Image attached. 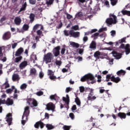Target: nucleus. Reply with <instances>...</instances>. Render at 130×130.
I'll list each match as a JSON object with an SVG mask.
<instances>
[{"label":"nucleus","mask_w":130,"mask_h":130,"mask_svg":"<svg viewBox=\"0 0 130 130\" xmlns=\"http://www.w3.org/2000/svg\"><path fill=\"white\" fill-rule=\"evenodd\" d=\"M110 17L107 18L106 20V22L108 24V25H112V24H116L117 23V17L113 14H111L110 15Z\"/></svg>","instance_id":"f257e3e1"},{"label":"nucleus","mask_w":130,"mask_h":130,"mask_svg":"<svg viewBox=\"0 0 130 130\" xmlns=\"http://www.w3.org/2000/svg\"><path fill=\"white\" fill-rule=\"evenodd\" d=\"M51 59H52V53L49 52L44 55L43 61H45L46 63L51 62Z\"/></svg>","instance_id":"f03ea898"},{"label":"nucleus","mask_w":130,"mask_h":130,"mask_svg":"<svg viewBox=\"0 0 130 130\" xmlns=\"http://www.w3.org/2000/svg\"><path fill=\"white\" fill-rule=\"evenodd\" d=\"M88 80H95V77L92 74H87L82 77L81 78L80 81L81 82H86V81Z\"/></svg>","instance_id":"7ed1b4c3"},{"label":"nucleus","mask_w":130,"mask_h":130,"mask_svg":"<svg viewBox=\"0 0 130 130\" xmlns=\"http://www.w3.org/2000/svg\"><path fill=\"white\" fill-rule=\"evenodd\" d=\"M30 107L29 106H26L24 108V111L23 112V115L22 117V119H24V117H26V120H28V116L30 114Z\"/></svg>","instance_id":"20e7f679"},{"label":"nucleus","mask_w":130,"mask_h":130,"mask_svg":"<svg viewBox=\"0 0 130 130\" xmlns=\"http://www.w3.org/2000/svg\"><path fill=\"white\" fill-rule=\"evenodd\" d=\"M69 34L70 35V37H74V38H78V37H80V32H75L73 29L69 31Z\"/></svg>","instance_id":"39448f33"},{"label":"nucleus","mask_w":130,"mask_h":130,"mask_svg":"<svg viewBox=\"0 0 130 130\" xmlns=\"http://www.w3.org/2000/svg\"><path fill=\"white\" fill-rule=\"evenodd\" d=\"M59 50H60V46H58L55 47L53 50V53L55 57L58 56L60 54Z\"/></svg>","instance_id":"423d86ee"},{"label":"nucleus","mask_w":130,"mask_h":130,"mask_svg":"<svg viewBox=\"0 0 130 130\" xmlns=\"http://www.w3.org/2000/svg\"><path fill=\"white\" fill-rule=\"evenodd\" d=\"M46 109L47 110H52V111H54V109H55V106L52 103H49L46 105Z\"/></svg>","instance_id":"0eeeda50"},{"label":"nucleus","mask_w":130,"mask_h":130,"mask_svg":"<svg viewBox=\"0 0 130 130\" xmlns=\"http://www.w3.org/2000/svg\"><path fill=\"white\" fill-rule=\"evenodd\" d=\"M24 52V48L20 47L17 49L15 52V56H21L22 53Z\"/></svg>","instance_id":"6e6552de"},{"label":"nucleus","mask_w":130,"mask_h":130,"mask_svg":"<svg viewBox=\"0 0 130 130\" xmlns=\"http://www.w3.org/2000/svg\"><path fill=\"white\" fill-rule=\"evenodd\" d=\"M34 126L36 128H39V126H40L41 128H43L44 127V123L41 121H39L35 123Z\"/></svg>","instance_id":"1a4fd4ad"},{"label":"nucleus","mask_w":130,"mask_h":130,"mask_svg":"<svg viewBox=\"0 0 130 130\" xmlns=\"http://www.w3.org/2000/svg\"><path fill=\"white\" fill-rule=\"evenodd\" d=\"M7 117L6 121L8 123V125H11L12 121L13 120V118H12V114L11 113H8L7 115Z\"/></svg>","instance_id":"9d476101"},{"label":"nucleus","mask_w":130,"mask_h":130,"mask_svg":"<svg viewBox=\"0 0 130 130\" xmlns=\"http://www.w3.org/2000/svg\"><path fill=\"white\" fill-rule=\"evenodd\" d=\"M112 53L113 54V56L115 57L116 59H120V58H121V53H117V52L115 51H113Z\"/></svg>","instance_id":"9b49d317"},{"label":"nucleus","mask_w":130,"mask_h":130,"mask_svg":"<svg viewBox=\"0 0 130 130\" xmlns=\"http://www.w3.org/2000/svg\"><path fill=\"white\" fill-rule=\"evenodd\" d=\"M21 22H22V19L20 16L16 17L14 19V23L17 26H20L21 25Z\"/></svg>","instance_id":"f8f14e48"},{"label":"nucleus","mask_w":130,"mask_h":130,"mask_svg":"<svg viewBox=\"0 0 130 130\" xmlns=\"http://www.w3.org/2000/svg\"><path fill=\"white\" fill-rule=\"evenodd\" d=\"M11 38V32L7 31L5 32L3 36V40H9Z\"/></svg>","instance_id":"ddd939ff"},{"label":"nucleus","mask_w":130,"mask_h":130,"mask_svg":"<svg viewBox=\"0 0 130 130\" xmlns=\"http://www.w3.org/2000/svg\"><path fill=\"white\" fill-rule=\"evenodd\" d=\"M4 54L3 53V48L0 47V60H2L3 62H6L7 61V57H4L2 59Z\"/></svg>","instance_id":"4468645a"},{"label":"nucleus","mask_w":130,"mask_h":130,"mask_svg":"<svg viewBox=\"0 0 130 130\" xmlns=\"http://www.w3.org/2000/svg\"><path fill=\"white\" fill-rule=\"evenodd\" d=\"M120 81H121V80L119 77H114V76H112L111 77V81L113 82L114 83H116V84H117V83H119Z\"/></svg>","instance_id":"2eb2a0df"},{"label":"nucleus","mask_w":130,"mask_h":130,"mask_svg":"<svg viewBox=\"0 0 130 130\" xmlns=\"http://www.w3.org/2000/svg\"><path fill=\"white\" fill-rule=\"evenodd\" d=\"M27 64L28 62H27V61H23L19 64V69L20 70H23V69H25L26 67H27Z\"/></svg>","instance_id":"dca6fc26"},{"label":"nucleus","mask_w":130,"mask_h":130,"mask_svg":"<svg viewBox=\"0 0 130 130\" xmlns=\"http://www.w3.org/2000/svg\"><path fill=\"white\" fill-rule=\"evenodd\" d=\"M126 38H123L121 40H119L118 42H116V46H118L119 44H121V43H125L126 41Z\"/></svg>","instance_id":"f3484780"},{"label":"nucleus","mask_w":130,"mask_h":130,"mask_svg":"<svg viewBox=\"0 0 130 130\" xmlns=\"http://www.w3.org/2000/svg\"><path fill=\"white\" fill-rule=\"evenodd\" d=\"M66 97H63L62 100L66 103L67 105L69 106V104H70V96H69L68 94H67Z\"/></svg>","instance_id":"a211bd4d"},{"label":"nucleus","mask_w":130,"mask_h":130,"mask_svg":"<svg viewBox=\"0 0 130 130\" xmlns=\"http://www.w3.org/2000/svg\"><path fill=\"white\" fill-rule=\"evenodd\" d=\"M5 103L6 105L10 106V105H13L14 104V101L12 99L8 98Z\"/></svg>","instance_id":"6ab92c4d"},{"label":"nucleus","mask_w":130,"mask_h":130,"mask_svg":"<svg viewBox=\"0 0 130 130\" xmlns=\"http://www.w3.org/2000/svg\"><path fill=\"white\" fill-rule=\"evenodd\" d=\"M70 45L74 48H79L80 47V44L75 42H70Z\"/></svg>","instance_id":"aec40b11"},{"label":"nucleus","mask_w":130,"mask_h":130,"mask_svg":"<svg viewBox=\"0 0 130 130\" xmlns=\"http://www.w3.org/2000/svg\"><path fill=\"white\" fill-rule=\"evenodd\" d=\"M23 59V56H16V57L14 59V62L15 63H19V62H21V60Z\"/></svg>","instance_id":"412c9836"},{"label":"nucleus","mask_w":130,"mask_h":130,"mask_svg":"<svg viewBox=\"0 0 130 130\" xmlns=\"http://www.w3.org/2000/svg\"><path fill=\"white\" fill-rule=\"evenodd\" d=\"M27 8V3L25 2L22 5L21 8L20 9L18 13H21V12H23L24 11H26V9Z\"/></svg>","instance_id":"4be33fe9"},{"label":"nucleus","mask_w":130,"mask_h":130,"mask_svg":"<svg viewBox=\"0 0 130 130\" xmlns=\"http://www.w3.org/2000/svg\"><path fill=\"white\" fill-rule=\"evenodd\" d=\"M20 78L17 74H14L12 76V81L16 82V81H19Z\"/></svg>","instance_id":"5701e85b"},{"label":"nucleus","mask_w":130,"mask_h":130,"mask_svg":"<svg viewBox=\"0 0 130 130\" xmlns=\"http://www.w3.org/2000/svg\"><path fill=\"white\" fill-rule=\"evenodd\" d=\"M101 55V53L99 51H96L93 54V56L96 58V59H100Z\"/></svg>","instance_id":"b1692460"},{"label":"nucleus","mask_w":130,"mask_h":130,"mask_svg":"<svg viewBox=\"0 0 130 130\" xmlns=\"http://www.w3.org/2000/svg\"><path fill=\"white\" fill-rule=\"evenodd\" d=\"M97 31H98L97 29H91V31H87V32H85L84 36H87V35H91L93 34V33H95V32H97Z\"/></svg>","instance_id":"393cba45"},{"label":"nucleus","mask_w":130,"mask_h":130,"mask_svg":"<svg viewBox=\"0 0 130 130\" xmlns=\"http://www.w3.org/2000/svg\"><path fill=\"white\" fill-rule=\"evenodd\" d=\"M125 74H126V72H125V71H124L122 70L118 71L116 73V74L117 75V76H119V77H120V76H124V75H125Z\"/></svg>","instance_id":"a878e982"},{"label":"nucleus","mask_w":130,"mask_h":130,"mask_svg":"<svg viewBox=\"0 0 130 130\" xmlns=\"http://www.w3.org/2000/svg\"><path fill=\"white\" fill-rule=\"evenodd\" d=\"M118 117H120V118H121V119L123 118V119H124L126 118V114L122 112H119L118 114Z\"/></svg>","instance_id":"bb28decb"},{"label":"nucleus","mask_w":130,"mask_h":130,"mask_svg":"<svg viewBox=\"0 0 130 130\" xmlns=\"http://www.w3.org/2000/svg\"><path fill=\"white\" fill-rule=\"evenodd\" d=\"M15 89H17V88H16V87H15V86H12L11 87V88H9L6 90V93L7 94H12V93H13V90H14V91H15Z\"/></svg>","instance_id":"cd10ccee"},{"label":"nucleus","mask_w":130,"mask_h":130,"mask_svg":"<svg viewBox=\"0 0 130 130\" xmlns=\"http://www.w3.org/2000/svg\"><path fill=\"white\" fill-rule=\"evenodd\" d=\"M89 48L91 49H96V42L94 41H92L90 44Z\"/></svg>","instance_id":"c85d7f7f"},{"label":"nucleus","mask_w":130,"mask_h":130,"mask_svg":"<svg viewBox=\"0 0 130 130\" xmlns=\"http://www.w3.org/2000/svg\"><path fill=\"white\" fill-rule=\"evenodd\" d=\"M37 59V56L35 54L31 55L30 56V61H33L34 63H35V60Z\"/></svg>","instance_id":"c756f323"},{"label":"nucleus","mask_w":130,"mask_h":130,"mask_svg":"<svg viewBox=\"0 0 130 130\" xmlns=\"http://www.w3.org/2000/svg\"><path fill=\"white\" fill-rule=\"evenodd\" d=\"M98 37H99V33L98 32H95L91 36V38H93V40H96V39H98Z\"/></svg>","instance_id":"7c9ffc66"},{"label":"nucleus","mask_w":130,"mask_h":130,"mask_svg":"<svg viewBox=\"0 0 130 130\" xmlns=\"http://www.w3.org/2000/svg\"><path fill=\"white\" fill-rule=\"evenodd\" d=\"M17 93H20V91H18V89H17L16 88L14 90V93L13 94V99H18V94H17Z\"/></svg>","instance_id":"2f4dec72"},{"label":"nucleus","mask_w":130,"mask_h":130,"mask_svg":"<svg viewBox=\"0 0 130 130\" xmlns=\"http://www.w3.org/2000/svg\"><path fill=\"white\" fill-rule=\"evenodd\" d=\"M121 13L123 15H126L127 16H130V11L127 10H122Z\"/></svg>","instance_id":"473e14b6"},{"label":"nucleus","mask_w":130,"mask_h":130,"mask_svg":"<svg viewBox=\"0 0 130 130\" xmlns=\"http://www.w3.org/2000/svg\"><path fill=\"white\" fill-rule=\"evenodd\" d=\"M29 19L30 22H34V20H35V14L30 13L29 15Z\"/></svg>","instance_id":"72a5a7b5"},{"label":"nucleus","mask_w":130,"mask_h":130,"mask_svg":"<svg viewBox=\"0 0 130 130\" xmlns=\"http://www.w3.org/2000/svg\"><path fill=\"white\" fill-rule=\"evenodd\" d=\"M36 73H37V71H36V69L35 68H32L30 69V75H33L34 76H36Z\"/></svg>","instance_id":"f704fd0d"},{"label":"nucleus","mask_w":130,"mask_h":130,"mask_svg":"<svg viewBox=\"0 0 130 130\" xmlns=\"http://www.w3.org/2000/svg\"><path fill=\"white\" fill-rule=\"evenodd\" d=\"M31 104L33 105V106H30V107H37V106H38V103L37 102V101L35 100L32 101Z\"/></svg>","instance_id":"c9c22d12"},{"label":"nucleus","mask_w":130,"mask_h":130,"mask_svg":"<svg viewBox=\"0 0 130 130\" xmlns=\"http://www.w3.org/2000/svg\"><path fill=\"white\" fill-rule=\"evenodd\" d=\"M82 17H83V12H79L76 14L74 20L76 19V18H82Z\"/></svg>","instance_id":"e433bc0d"},{"label":"nucleus","mask_w":130,"mask_h":130,"mask_svg":"<svg viewBox=\"0 0 130 130\" xmlns=\"http://www.w3.org/2000/svg\"><path fill=\"white\" fill-rule=\"evenodd\" d=\"M96 97L95 96H91V95H88L87 97V100L88 101H94V100H95Z\"/></svg>","instance_id":"4c0bfd02"},{"label":"nucleus","mask_w":130,"mask_h":130,"mask_svg":"<svg viewBox=\"0 0 130 130\" xmlns=\"http://www.w3.org/2000/svg\"><path fill=\"white\" fill-rule=\"evenodd\" d=\"M95 77L98 78L97 82L98 83H101V81H102L101 79H102V77L101 76V75L95 74Z\"/></svg>","instance_id":"58836bf2"},{"label":"nucleus","mask_w":130,"mask_h":130,"mask_svg":"<svg viewBox=\"0 0 130 130\" xmlns=\"http://www.w3.org/2000/svg\"><path fill=\"white\" fill-rule=\"evenodd\" d=\"M75 101L77 105H78V106H81V101L80 100V99H79V98L76 97Z\"/></svg>","instance_id":"ea45409f"},{"label":"nucleus","mask_w":130,"mask_h":130,"mask_svg":"<svg viewBox=\"0 0 130 130\" xmlns=\"http://www.w3.org/2000/svg\"><path fill=\"white\" fill-rule=\"evenodd\" d=\"M111 2V5H112V6H116V5L117 4V3H118V0H110Z\"/></svg>","instance_id":"a19ab883"},{"label":"nucleus","mask_w":130,"mask_h":130,"mask_svg":"<svg viewBox=\"0 0 130 130\" xmlns=\"http://www.w3.org/2000/svg\"><path fill=\"white\" fill-rule=\"evenodd\" d=\"M22 29L24 31H28V29H29V25L26 24H24Z\"/></svg>","instance_id":"79ce46f5"},{"label":"nucleus","mask_w":130,"mask_h":130,"mask_svg":"<svg viewBox=\"0 0 130 130\" xmlns=\"http://www.w3.org/2000/svg\"><path fill=\"white\" fill-rule=\"evenodd\" d=\"M46 126L49 130L53 129V128H54V126H53V125L49 124H47Z\"/></svg>","instance_id":"37998d69"},{"label":"nucleus","mask_w":130,"mask_h":130,"mask_svg":"<svg viewBox=\"0 0 130 130\" xmlns=\"http://www.w3.org/2000/svg\"><path fill=\"white\" fill-rule=\"evenodd\" d=\"M53 2H54V0H49L48 1H46V4L48 6H51L53 4Z\"/></svg>","instance_id":"c03bdc74"},{"label":"nucleus","mask_w":130,"mask_h":130,"mask_svg":"<svg viewBox=\"0 0 130 130\" xmlns=\"http://www.w3.org/2000/svg\"><path fill=\"white\" fill-rule=\"evenodd\" d=\"M27 88V84L26 83H23L20 86V89L21 90H25Z\"/></svg>","instance_id":"a18cd8bd"},{"label":"nucleus","mask_w":130,"mask_h":130,"mask_svg":"<svg viewBox=\"0 0 130 130\" xmlns=\"http://www.w3.org/2000/svg\"><path fill=\"white\" fill-rule=\"evenodd\" d=\"M4 85H5V89H7V88H10V84H9V81H8V80L6 81Z\"/></svg>","instance_id":"49530a36"},{"label":"nucleus","mask_w":130,"mask_h":130,"mask_svg":"<svg viewBox=\"0 0 130 130\" xmlns=\"http://www.w3.org/2000/svg\"><path fill=\"white\" fill-rule=\"evenodd\" d=\"M72 30H75V31H77V30H79V25H76L74 26H73L71 27Z\"/></svg>","instance_id":"de8ad7c7"},{"label":"nucleus","mask_w":130,"mask_h":130,"mask_svg":"<svg viewBox=\"0 0 130 130\" xmlns=\"http://www.w3.org/2000/svg\"><path fill=\"white\" fill-rule=\"evenodd\" d=\"M50 99H51V100H55L56 101V94L51 95L50 96Z\"/></svg>","instance_id":"09e8293b"},{"label":"nucleus","mask_w":130,"mask_h":130,"mask_svg":"<svg viewBox=\"0 0 130 130\" xmlns=\"http://www.w3.org/2000/svg\"><path fill=\"white\" fill-rule=\"evenodd\" d=\"M53 75H54V73L52 72V70H48V76L50 77V76H53Z\"/></svg>","instance_id":"8fccbe9b"},{"label":"nucleus","mask_w":130,"mask_h":130,"mask_svg":"<svg viewBox=\"0 0 130 130\" xmlns=\"http://www.w3.org/2000/svg\"><path fill=\"white\" fill-rule=\"evenodd\" d=\"M49 79L50 80H53V81H55V80H56L57 78L56 76H54V75H51L50 76H49Z\"/></svg>","instance_id":"3c124183"},{"label":"nucleus","mask_w":130,"mask_h":130,"mask_svg":"<svg viewBox=\"0 0 130 130\" xmlns=\"http://www.w3.org/2000/svg\"><path fill=\"white\" fill-rule=\"evenodd\" d=\"M79 90H80V93L84 92L85 91V87H84V86H80Z\"/></svg>","instance_id":"603ef678"},{"label":"nucleus","mask_w":130,"mask_h":130,"mask_svg":"<svg viewBox=\"0 0 130 130\" xmlns=\"http://www.w3.org/2000/svg\"><path fill=\"white\" fill-rule=\"evenodd\" d=\"M40 26V24H36L33 28V30L35 32V31H36V30H37V29H38L39 28V26Z\"/></svg>","instance_id":"864d4df0"},{"label":"nucleus","mask_w":130,"mask_h":130,"mask_svg":"<svg viewBox=\"0 0 130 130\" xmlns=\"http://www.w3.org/2000/svg\"><path fill=\"white\" fill-rule=\"evenodd\" d=\"M104 31H107V28L106 27L101 28L99 30V32L101 33V32H103Z\"/></svg>","instance_id":"5fc2aeb1"},{"label":"nucleus","mask_w":130,"mask_h":130,"mask_svg":"<svg viewBox=\"0 0 130 130\" xmlns=\"http://www.w3.org/2000/svg\"><path fill=\"white\" fill-rule=\"evenodd\" d=\"M63 129L64 130H70L71 129V126L64 125L63 126Z\"/></svg>","instance_id":"6e6d98bb"},{"label":"nucleus","mask_w":130,"mask_h":130,"mask_svg":"<svg viewBox=\"0 0 130 130\" xmlns=\"http://www.w3.org/2000/svg\"><path fill=\"white\" fill-rule=\"evenodd\" d=\"M63 33L65 36H70V32H69V30L65 29L63 31Z\"/></svg>","instance_id":"4d7b16f0"},{"label":"nucleus","mask_w":130,"mask_h":130,"mask_svg":"<svg viewBox=\"0 0 130 130\" xmlns=\"http://www.w3.org/2000/svg\"><path fill=\"white\" fill-rule=\"evenodd\" d=\"M43 77H44V73L42 71H41L39 73V78L40 79H43Z\"/></svg>","instance_id":"13d9d810"},{"label":"nucleus","mask_w":130,"mask_h":130,"mask_svg":"<svg viewBox=\"0 0 130 130\" xmlns=\"http://www.w3.org/2000/svg\"><path fill=\"white\" fill-rule=\"evenodd\" d=\"M55 63L56 66H58V67H60L61 66V61L60 60H56Z\"/></svg>","instance_id":"bf43d9fd"},{"label":"nucleus","mask_w":130,"mask_h":130,"mask_svg":"<svg viewBox=\"0 0 130 130\" xmlns=\"http://www.w3.org/2000/svg\"><path fill=\"white\" fill-rule=\"evenodd\" d=\"M43 94H44V92L42 91H40L36 93V95H37V96H42Z\"/></svg>","instance_id":"052dcab7"},{"label":"nucleus","mask_w":130,"mask_h":130,"mask_svg":"<svg viewBox=\"0 0 130 130\" xmlns=\"http://www.w3.org/2000/svg\"><path fill=\"white\" fill-rule=\"evenodd\" d=\"M66 15L68 20H70V19H72L73 18V16H72L71 14L69 13H66Z\"/></svg>","instance_id":"680f3d73"},{"label":"nucleus","mask_w":130,"mask_h":130,"mask_svg":"<svg viewBox=\"0 0 130 130\" xmlns=\"http://www.w3.org/2000/svg\"><path fill=\"white\" fill-rule=\"evenodd\" d=\"M29 3L30 5H36V0H29Z\"/></svg>","instance_id":"e2e57ef3"},{"label":"nucleus","mask_w":130,"mask_h":130,"mask_svg":"<svg viewBox=\"0 0 130 130\" xmlns=\"http://www.w3.org/2000/svg\"><path fill=\"white\" fill-rule=\"evenodd\" d=\"M88 37L85 36L83 38V41L84 43H85V42H87V41H88Z\"/></svg>","instance_id":"0e129e2a"},{"label":"nucleus","mask_w":130,"mask_h":130,"mask_svg":"<svg viewBox=\"0 0 130 130\" xmlns=\"http://www.w3.org/2000/svg\"><path fill=\"white\" fill-rule=\"evenodd\" d=\"M37 34L40 37H41V35H42V31H41L40 29L37 31Z\"/></svg>","instance_id":"69168bd1"},{"label":"nucleus","mask_w":130,"mask_h":130,"mask_svg":"<svg viewBox=\"0 0 130 130\" xmlns=\"http://www.w3.org/2000/svg\"><path fill=\"white\" fill-rule=\"evenodd\" d=\"M69 116L71 118V119H75V115L73 113H70L69 114Z\"/></svg>","instance_id":"338daca9"},{"label":"nucleus","mask_w":130,"mask_h":130,"mask_svg":"<svg viewBox=\"0 0 130 130\" xmlns=\"http://www.w3.org/2000/svg\"><path fill=\"white\" fill-rule=\"evenodd\" d=\"M66 52V48H62L61 50V54L62 55H63Z\"/></svg>","instance_id":"774afa93"}]
</instances>
